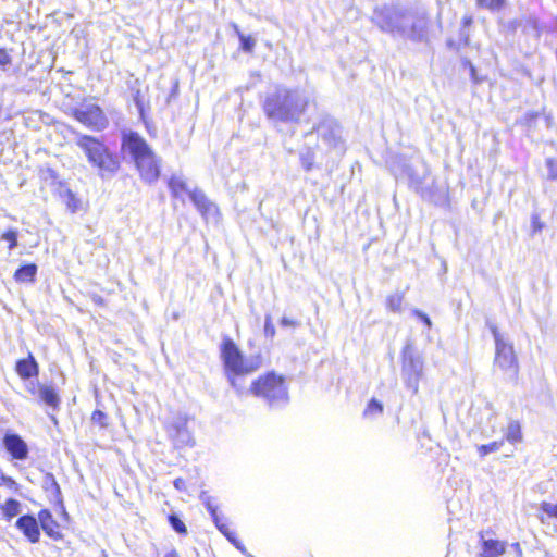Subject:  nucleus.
Returning <instances> with one entry per match:
<instances>
[{
	"instance_id": "nucleus-5",
	"label": "nucleus",
	"mask_w": 557,
	"mask_h": 557,
	"mask_svg": "<svg viewBox=\"0 0 557 557\" xmlns=\"http://www.w3.org/2000/svg\"><path fill=\"white\" fill-rule=\"evenodd\" d=\"M76 145L85 152L88 161L98 168L102 175L106 173L114 174L119 170L120 163L117 159L95 137L79 135L76 138Z\"/></svg>"
},
{
	"instance_id": "nucleus-35",
	"label": "nucleus",
	"mask_w": 557,
	"mask_h": 557,
	"mask_svg": "<svg viewBox=\"0 0 557 557\" xmlns=\"http://www.w3.org/2000/svg\"><path fill=\"white\" fill-rule=\"evenodd\" d=\"M264 334L267 336H270V337H273L274 334H275V327L271 321V317L270 315H267L265 317V322H264Z\"/></svg>"
},
{
	"instance_id": "nucleus-40",
	"label": "nucleus",
	"mask_w": 557,
	"mask_h": 557,
	"mask_svg": "<svg viewBox=\"0 0 557 557\" xmlns=\"http://www.w3.org/2000/svg\"><path fill=\"white\" fill-rule=\"evenodd\" d=\"M174 486L175 488L180 490V491H183L185 490V481L181 478L174 480Z\"/></svg>"
},
{
	"instance_id": "nucleus-42",
	"label": "nucleus",
	"mask_w": 557,
	"mask_h": 557,
	"mask_svg": "<svg viewBox=\"0 0 557 557\" xmlns=\"http://www.w3.org/2000/svg\"><path fill=\"white\" fill-rule=\"evenodd\" d=\"M302 166H304L307 171H309V170H311V168H312V162H311L309 159H307V158H302Z\"/></svg>"
},
{
	"instance_id": "nucleus-13",
	"label": "nucleus",
	"mask_w": 557,
	"mask_h": 557,
	"mask_svg": "<svg viewBox=\"0 0 557 557\" xmlns=\"http://www.w3.org/2000/svg\"><path fill=\"white\" fill-rule=\"evenodd\" d=\"M3 444L13 458L23 460L27 457V445L18 435L7 434L3 438Z\"/></svg>"
},
{
	"instance_id": "nucleus-26",
	"label": "nucleus",
	"mask_w": 557,
	"mask_h": 557,
	"mask_svg": "<svg viewBox=\"0 0 557 557\" xmlns=\"http://www.w3.org/2000/svg\"><path fill=\"white\" fill-rule=\"evenodd\" d=\"M403 301H404L403 294H393L387 297L386 305L391 311L400 312Z\"/></svg>"
},
{
	"instance_id": "nucleus-4",
	"label": "nucleus",
	"mask_w": 557,
	"mask_h": 557,
	"mask_svg": "<svg viewBox=\"0 0 557 557\" xmlns=\"http://www.w3.org/2000/svg\"><path fill=\"white\" fill-rule=\"evenodd\" d=\"M122 147L134 160L143 181L151 184L159 178L160 161L144 138L136 133L125 134Z\"/></svg>"
},
{
	"instance_id": "nucleus-32",
	"label": "nucleus",
	"mask_w": 557,
	"mask_h": 557,
	"mask_svg": "<svg viewBox=\"0 0 557 557\" xmlns=\"http://www.w3.org/2000/svg\"><path fill=\"white\" fill-rule=\"evenodd\" d=\"M505 0H478V4L491 10H498L503 7Z\"/></svg>"
},
{
	"instance_id": "nucleus-22",
	"label": "nucleus",
	"mask_w": 557,
	"mask_h": 557,
	"mask_svg": "<svg viewBox=\"0 0 557 557\" xmlns=\"http://www.w3.org/2000/svg\"><path fill=\"white\" fill-rule=\"evenodd\" d=\"M38 519H39V522H40V525L42 528V530L51 535L52 532H53V529H54V521L52 519V516L51 513L48 511V510H41L39 513H38Z\"/></svg>"
},
{
	"instance_id": "nucleus-45",
	"label": "nucleus",
	"mask_w": 557,
	"mask_h": 557,
	"mask_svg": "<svg viewBox=\"0 0 557 557\" xmlns=\"http://www.w3.org/2000/svg\"><path fill=\"white\" fill-rule=\"evenodd\" d=\"M135 102H136V106L138 107V109L141 111L143 108H141V102L139 100V91L137 92V95L135 97Z\"/></svg>"
},
{
	"instance_id": "nucleus-10",
	"label": "nucleus",
	"mask_w": 557,
	"mask_h": 557,
	"mask_svg": "<svg viewBox=\"0 0 557 557\" xmlns=\"http://www.w3.org/2000/svg\"><path fill=\"white\" fill-rule=\"evenodd\" d=\"M315 132L330 148L342 147V127L334 119L324 117L315 127Z\"/></svg>"
},
{
	"instance_id": "nucleus-29",
	"label": "nucleus",
	"mask_w": 557,
	"mask_h": 557,
	"mask_svg": "<svg viewBox=\"0 0 557 557\" xmlns=\"http://www.w3.org/2000/svg\"><path fill=\"white\" fill-rule=\"evenodd\" d=\"M169 522H170L171 527L177 533H180V534H186L187 533V529H186L185 523L176 515H171L169 517Z\"/></svg>"
},
{
	"instance_id": "nucleus-33",
	"label": "nucleus",
	"mask_w": 557,
	"mask_h": 557,
	"mask_svg": "<svg viewBox=\"0 0 557 557\" xmlns=\"http://www.w3.org/2000/svg\"><path fill=\"white\" fill-rule=\"evenodd\" d=\"M546 166L548 169V178L557 180V159L547 158Z\"/></svg>"
},
{
	"instance_id": "nucleus-36",
	"label": "nucleus",
	"mask_w": 557,
	"mask_h": 557,
	"mask_svg": "<svg viewBox=\"0 0 557 557\" xmlns=\"http://www.w3.org/2000/svg\"><path fill=\"white\" fill-rule=\"evenodd\" d=\"M412 312L416 317H418L426 325L428 329L432 327V322H431L430 318L424 312H422L419 309H414Z\"/></svg>"
},
{
	"instance_id": "nucleus-17",
	"label": "nucleus",
	"mask_w": 557,
	"mask_h": 557,
	"mask_svg": "<svg viewBox=\"0 0 557 557\" xmlns=\"http://www.w3.org/2000/svg\"><path fill=\"white\" fill-rule=\"evenodd\" d=\"M38 395L41 401L52 408H57L60 404V397L55 389L51 386L39 385Z\"/></svg>"
},
{
	"instance_id": "nucleus-31",
	"label": "nucleus",
	"mask_w": 557,
	"mask_h": 557,
	"mask_svg": "<svg viewBox=\"0 0 557 557\" xmlns=\"http://www.w3.org/2000/svg\"><path fill=\"white\" fill-rule=\"evenodd\" d=\"M502 443H498V442H493L491 444H486V445H481L479 446V453L482 457L493 453V451H497L500 447Z\"/></svg>"
},
{
	"instance_id": "nucleus-28",
	"label": "nucleus",
	"mask_w": 557,
	"mask_h": 557,
	"mask_svg": "<svg viewBox=\"0 0 557 557\" xmlns=\"http://www.w3.org/2000/svg\"><path fill=\"white\" fill-rule=\"evenodd\" d=\"M506 438H507V441H509L511 443H516V442L520 441L521 435H520V426L518 423L511 422L508 425Z\"/></svg>"
},
{
	"instance_id": "nucleus-18",
	"label": "nucleus",
	"mask_w": 557,
	"mask_h": 557,
	"mask_svg": "<svg viewBox=\"0 0 557 557\" xmlns=\"http://www.w3.org/2000/svg\"><path fill=\"white\" fill-rule=\"evenodd\" d=\"M539 510L537 518L543 524L547 523L550 519L557 520V504L543 502L540 504Z\"/></svg>"
},
{
	"instance_id": "nucleus-20",
	"label": "nucleus",
	"mask_w": 557,
	"mask_h": 557,
	"mask_svg": "<svg viewBox=\"0 0 557 557\" xmlns=\"http://www.w3.org/2000/svg\"><path fill=\"white\" fill-rule=\"evenodd\" d=\"M209 510L211 511V515L214 519V522L218 527V529L243 553L245 552V548L239 544V542L236 541L234 537V534L228 531V528L225 523L220 522V519L216 515V510L212 508L210 505L208 506Z\"/></svg>"
},
{
	"instance_id": "nucleus-7",
	"label": "nucleus",
	"mask_w": 557,
	"mask_h": 557,
	"mask_svg": "<svg viewBox=\"0 0 557 557\" xmlns=\"http://www.w3.org/2000/svg\"><path fill=\"white\" fill-rule=\"evenodd\" d=\"M423 358L414 351L411 345H407L403 350L401 375L405 385L413 394L419 391V382L423 376Z\"/></svg>"
},
{
	"instance_id": "nucleus-3",
	"label": "nucleus",
	"mask_w": 557,
	"mask_h": 557,
	"mask_svg": "<svg viewBox=\"0 0 557 557\" xmlns=\"http://www.w3.org/2000/svg\"><path fill=\"white\" fill-rule=\"evenodd\" d=\"M375 24L386 33L400 34L411 38L422 37L426 28L424 14L395 7H384L374 11Z\"/></svg>"
},
{
	"instance_id": "nucleus-14",
	"label": "nucleus",
	"mask_w": 557,
	"mask_h": 557,
	"mask_svg": "<svg viewBox=\"0 0 557 557\" xmlns=\"http://www.w3.org/2000/svg\"><path fill=\"white\" fill-rule=\"evenodd\" d=\"M16 527L24 533V535L32 542L39 541L40 532L37 520L29 515L22 516L16 521Z\"/></svg>"
},
{
	"instance_id": "nucleus-25",
	"label": "nucleus",
	"mask_w": 557,
	"mask_h": 557,
	"mask_svg": "<svg viewBox=\"0 0 557 557\" xmlns=\"http://www.w3.org/2000/svg\"><path fill=\"white\" fill-rule=\"evenodd\" d=\"M169 188L174 197L186 190V183L181 177L173 176L169 182Z\"/></svg>"
},
{
	"instance_id": "nucleus-8",
	"label": "nucleus",
	"mask_w": 557,
	"mask_h": 557,
	"mask_svg": "<svg viewBox=\"0 0 557 557\" xmlns=\"http://www.w3.org/2000/svg\"><path fill=\"white\" fill-rule=\"evenodd\" d=\"M495 339V366L500 368L508 376L516 377L518 374V361L512 344L505 341L496 327L492 329Z\"/></svg>"
},
{
	"instance_id": "nucleus-15",
	"label": "nucleus",
	"mask_w": 557,
	"mask_h": 557,
	"mask_svg": "<svg viewBox=\"0 0 557 557\" xmlns=\"http://www.w3.org/2000/svg\"><path fill=\"white\" fill-rule=\"evenodd\" d=\"M482 539V552L481 557H499L506 552V542L493 540V539H484L481 534Z\"/></svg>"
},
{
	"instance_id": "nucleus-47",
	"label": "nucleus",
	"mask_w": 557,
	"mask_h": 557,
	"mask_svg": "<svg viewBox=\"0 0 557 557\" xmlns=\"http://www.w3.org/2000/svg\"><path fill=\"white\" fill-rule=\"evenodd\" d=\"M164 557H178V555L175 550H171Z\"/></svg>"
},
{
	"instance_id": "nucleus-49",
	"label": "nucleus",
	"mask_w": 557,
	"mask_h": 557,
	"mask_svg": "<svg viewBox=\"0 0 557 557\" xmlns=\"http://www.w3.org/2000/svg\"><path fill=\"white\" fill-rule=\"evenodd\" d=\"M28 391L32 392L33 394L35 393V384L34 383L29 384Z\"/></svg>"
},
{
	"instance_id": "nucleus-37",
	"label": "nucleus",
	"mask_w": 557,
	"mask_h": 557,
	"mask_svg": "<svg viewBox=\"0 0 557 557\" xmlns=\"http://www.w3.org/2000/svg\"><path fill=\"white\" fill-rule=\"evenodd\" d=\"M1 482L4 486H7L10 490L17 491L18 488L17 483L10 476L2 475Z\"/></svg>"
},
{
	"instance_id": "nucleus-46",
	"label": "nucleus",
	"mask_w": 557,
	"mask_h": 557,
	"mask_svg": "<svg viewBox=\"0 0 557 557\" xmlns=\"http://www.w3.org/2000/svg\"><path fill=\"white\" fill-rule=\"evenodd\" d=\"M472 22V17L471 16H465L463 17V24L467 26V25H470Z\"/></svg>"
},
{
	"instance_id": "nucleus-1",
	"label": "nucleus",
	"mask_w": 557,
	"mask_h": 557,
	"mask_svg": "<svg viewBox=\"0 0 557 557\" xmlns=\"http://www.w3.org/2000/svg\"><path fill=\"white\" fill-rule=\"evenodd\" d=\"M310 99V94L305 89L280 86L265 96L263 111L275 122H298L306 112Z\"/></svg>"
},
{
	"instance_id": "nucleus-44",
	"label": "nucleus",
	"mask_w": 557,
	"mask_h": 557,
	"mask_svg": "<svg viewBox=\"0 0 557 557\" xmlns=\"http://www.w3.org/2000/svg\"><path fill=\"white\" fill-rule=\"evenodd\" d=\"M512 547L515 552L517 553L518 557H522V549L519 543H513Z\"/></svg>"
},
{
	"instance_id": "nucleus-27",
	"label": "nucleus",
	"mask_w": 557,
	"mask_h": 557,
	"mask_svg": "<svg viewBox=\"0 0 557 557\" xmlns=\"http://www.w3.org/2000/svg\"><path fill=\"white\" fill-rule=\"evenodd\" d=\"M17 237L18 232L16 230H9L2 234L1 239L8 242L9 250H13L15 247H17Z\"/></svg>"
},
{
	"instance_id": "nucleus-34",
	"label": "nucleus",
	"mask_w": 557,
	"mask_h": 557,
	"mask_svg": "<svg viewBox=\"0 0 557 557\" xmlns=\"http://www.w3.org/2000/svg\"><path fill=\"white\" fill-rule=\"evenodd\" d=\"M91 421L101 428L107 426V416L101 410H95L91 416Z\"/></svg>"
},
{
	"instance_id": "nucleus-6",
	"label": "nucleus",
	"mask_w": 557,
	"mask_h": 557,
	"mask_svg": "<svg viewBox=\"0 0 557 557\" xmlns=\"http://www.w3.org/2000/svg\"><path fill=\"white\" fill-rule=\"evenodd\" d=\"M248 393L267 399L270 405L286 403L288 399L284 377L274 372L267 373L253 381L245 392V394Z\"/></svg>"
},
{
	"instance_id": "nucleus-9",
	"label": "nucleus",
	"mask_w": 557,
	"mask_h": 557,
	"mask_svg": "<svg viewBox=\"0 0 557 557\" xmlns=\"http://www.w3.org/2000/svg\"><path fill=\"white\" fill-rule=\"evenodd\" d=\"M73 116L85 126L101 131L107 127L108 120L101 108L94 103H86L73 111Z\"/></svg>"
},
{
	"instance_id": "nucleus-19",
	"label": "nucleus",
	"mask_w": 557,
	"mask_h": 557,
	"mask_svg": "<svg viewBox=\"0 0 557 557\" xmlns=\"http://www.w3.org/2000/svg\"><path fill=\"white\" fill-rule=\"evenodd\" d=\"M37 273V267L35 264H27L16 270L14 277L21 283L34 282Z\"/></svg>"
},
{
	"instance_id": "nucleus-16",
	"label": "nucleus",
	"mask_w": 557,
	"mask_h": 557,
	"mask_svg": "<svg viewBox=\"0 0 557 557\" xmlns=\"http://www.w3.org/2000/svg\"><path fill=\"white\" fill-rule=\"evenodd\" d=\"M16 372L22 379H28L38 374V364L34 357L29 355L28 358L22 359L16 363Z\"/></svg>"
},
{
	"instance_id": "nucleus-12",
	"label": "nucleus",
	"mask_w": 557,
	"mask_h": 557,
	"mask_svg": "<svg viewBox=\"0 0 557 557\" xmlns=\"http://www.w3.org/2000/svg\"><path fill=\"white\" fill-rule=\"evenodd\" d=\"M189 196L198 211L205 218L215 216L218 214V207L207 198L203 191L195 189L189 193Z\"/></svg>"
},
{
	"instance_id": "nucleus-43",
	"label": "nucleus",
	"mask_w": 557,
	"mask_h": 557,
	"mask_svg": "<svg viewBox=\"0 0 557 557\" xmlns=\"http://www.w3.org/2000/svg\"><path fill=\"white\" fill-rule=\"evenodd\" d=\"M48 480L51 482V485L55 488V491L59 493L60 492V488H59V485L57 483V481L54 480V478L51 475V474H48Z\"/></svg>"
},
{
	"instance_id": "nucleus-39",
	"label": "nucleus",
	"mask_w": 557,
	"mask_h": 557,
	"mask_svg": "<svg viewBox=\"0 0 557 557\" xmlns=\"http://www.w3.org/2000/svg\"><path fill=\"white\" fill-rule=\"evenodd\" d=\"M469 69H470V75H471V78L474 83H479L480 79L476 75V70L475 67L473 66V64L469 63Z\"/></svg>"
},
{
	"instance_id": "nucleus-41",
	"label": "nucleus",
	"mask_w": 557,
	"mask_h": 557,
	"mask_svg": "<svg viewBox=\"0 0 557 557\" xmlns=\"http://www.w3.org/2000/svg\"><path fill=\"white\" fill-rule=\"evenodd\" d=\"M281 324H282L283 326H295V325H296V322H295V321H293V320H292V319H289V318L284 317V318H282V320H281Z\"/></svg>"
},
{
	"instance_id": "nucleus-2",
	"label": "nucleus",
	"mask_w": 557,
	"mask_h": 557,
	"mask_svg": "<svg viewBox=\"0 0 557 557\" xmlns=\"http://www.w3.org/2000/svg\"><path fill=\"white\" fill-rule=\"evenodd\" d=\"M221 359L231 386L237 394H245L246 377L262 367V356L258 354L246 357L232 339L226 338L221 346Z\"/></svg>"
},
{
	"instance_id": "nucleus-23",
	"label": "nucleus",
	"mask_w": 557,
	"mask_h": 557,
	"mask_svg": "<svg viewBox=\"0 0 557 557\" xmlns=\"http://www.w3.org/2000/svg\"><path fill=\"white\" fill-rule=\"evenodd\" d=\"M62 197H63V200H64L67 209L72 213H75L81 209V200L76 197V195L72 190L66 189L62 194Z\"/></svg>"
},
{
	"instance_id": "nucleus-38",
	"label": "nucleus",
	"mask_w": 557,
	"mask_h": 557,
	"mask_svg": "<svg viewBox=\"0 0 557 557\" xmlns=\"http://www.w3.org/2000/svg\"><path fill=\"white\" fill-rule=\"evenodd\" d=\"M11 57L8 51L3 48H0V66H5L11 63Z\"/></svg>"
},
{
	"instance_id": "nucleus-48",
	"label": "nucleus",
	"mask_w": 557,
	"mask_h": 557,
	"mask_svg": "<svg viewBox=\"0 0 557 557\" xmlns=\"http://www.w3.org/2000/svg\"><path fill=\"white\" fill-rule=\"evenodd\" d=\"M541 228H542V225L539 222L534 221V231L537 232V231H541Z\"/></svg>"
},
{
	"instance_id": "nucleus-11",
	"label": "nucleus",
	"mask_w": 557,
	"mask_h": 557,
	"mask_svg": "<svg viewBox=\"0 0 557 557\" xmlns=\"http://www.w3.org/2000/svg\"><path fill=\"white\" fill-rule=\"evenodd\" d=\"M174 444L178 447L193 445L194 440L190 431L187 429V421L184 418H177L168 430Z\"/></svg>"
},
{
	"instance_id": "nucleus-21",
	"label": "nucleus",
	"mask_w": 557,
	"mask_h": 557,
	"mask_svg": "<svg viewBox=\"0 0 557 557\" xmlns=\"http://www.w3.org/2000/svg\"><path fill=\"white\" fill-rule=\"evenodd\" d=\"M2 515L7 519H12L21 512V504L16 499L10 498L3 505H1Z\"/></svg>"
},
{
	"instance_id": "nucleus-50",
	"label": "nucleus",
	"mask_w": 557,
	"mask_h": 557,
	"mask_svg": "<svg viewBox=\"0 0 557 557\" xmlns=\"http://www.w3.org/2000/svg\"><path fill=\"white\" fill-rule=\"evenodd\" d=\"M394 22H397V23H409V21H406V20H394Z\"/></svg>"
},
{
	"instance_id": "nucleus-30",
	"label": "nucleus",
	"mask_w": 557,
	"mask_h": 557,
	"mask_svg": "<svg viewBox=\"0 0 557 557\" xmlns=\"http://www.w3.org/2000/svg\"><path fill=\"white\" fill-rule=\"evenodd\" d=\"M238 33V36H239V40H240V45H242V49L246 52H251L256 46V40L250 37V36H245L243 35L242 33Z\"/></svg>"
},
{
	"instance_id": "nucleus-24",
	"label": "nucleus",
	"mask_w": 557,
	"mask_h": 557,
	"mask_svg": "<svg viewBox=\"0 0 557 557\" xmlns=\"http://www.w3.org/2000/svg\"><path fill=\"white\" fill-rule=\"evenodd\" d=\"M383 412V405L377 401L376 399H371L368 404L367 408L364 409V417L366 418H375L380 416Z\"/></svg>"
}]
</instances>
